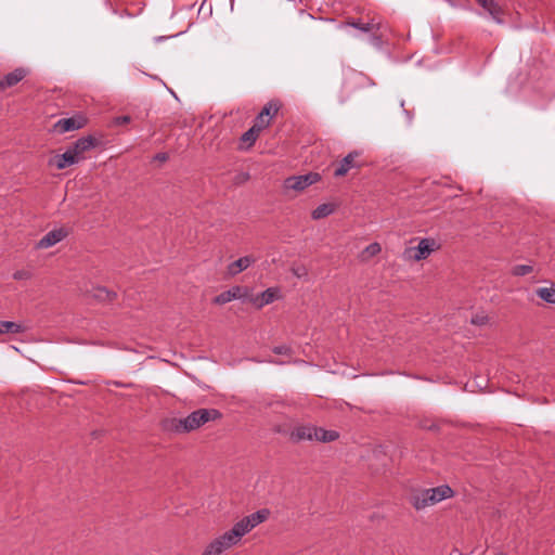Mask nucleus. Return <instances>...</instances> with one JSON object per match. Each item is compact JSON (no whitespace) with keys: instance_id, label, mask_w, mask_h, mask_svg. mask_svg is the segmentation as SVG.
Listing matches in <instances>:
<instances>
[{"instance_id":"nucleus-1","label":"nucleus","mask_w":555,"mask_h":555,"mask_svg":"<svg viewBox=\"0 0 555 555\" xmlns=\"http://www.w3.org/2000/svg\"><path fill=\"white\" fill-rule=\"evenodd\" d=\"M282 104L279 100L269 101L256 116L254 125L242 134L240 141L241 150H248L258 139L260 132L270 126V119H264V116L274 117L280 111Z\"/></svg>"},{"instance_id":"nucleus-2","label":"nucleus","mask_w":555,"mask_h":555,"mask_svg":"<svg viewBox=\"0 0 555 555\" xmlns=\"http://www.w3.org/2000/svg\"><path fill=\"white\" fill-rule=\"evenodd\" d=\"M454 494L455 493L450 486L441 485L435 488L412 491L409 496V502L416 511H421L443 500L451 499Z\"/></svg>"},{"instance_id":"nucleus-3","label":"nucleus","mask_w":555,"mask_h":555,"mask_svg":"<svg viewBox=\"0 0 555 555\" xmlns=\"http://www.w3.org/2000/svg\"><path fill=\"white\" fill-rule=\"evenodd\" d=\"M221 417L222 414L217 409H198L184 418H172L170 421V428L177 433H190L210 421H216Z\"/></svg>"},{"instance_id":"nucleus-4","label":"nucleus","mask_w":555,"mask_h":555,"mask_svg":"<svg viewBox=\"0 0 555 555\" xmlns=\"http://www.w3.org/2000/svg\"><path fill=\"white\" fill-rule=\"evenodd\" d=\"M321 180V176L318 172H309L301 176H292L284 180V189L295 192H302L309 185H312Z\"/></svg>"},{"instance_id":"nucleus-5","label":"nucleus","mask_w":555,"mask_h":555,"mask_svg":"<svg viewBox=\"0 0 555 555\" xmlns=\"http://www.w3.org/2000/svg\"><path fill=\"white\" fill-rule=\"evenodd\" d=\"M437 248L434 238H422L416 248H406L404 257L409 260L420 261L426 259Z\"/></svg>"},{"instance_id":"nucleus-6","label":"nucleus","mask_w":555,"mask_h":555,"mask_svg":"<svg viewBox=\"0 0 555 555\" xmlns=\"http://www.w3.org/2000/svg\"><path fill=\"white\" fill-rule=\"evenodd\" d=\"M361 153L359 151H352L346 155L336 166L333 172L335 178L345 177L351 169L360 168L361 163L358 162Z\"/></svg>"},{"instance_id":"nucleus-7","label":"nucleus","mask_w":555,"mask_h":555,"mask_svg":"<svg viewBox=\"0 0 555 555\" xmlns=\"http://www.w3.org/2000/svg\"><path fill=\"white\" fill-rule=\"evenodd\" d=\"M87 121L88 119L82 114H76L72 117L60 119L54 125V129L60 133H65L83 128Z\"/></svg>"},{"instance_id":"nucleus-8","label":"nucleus","mask_w":555,"mask_h":555,"mask_svg":"<svg viewBox=\"0 0 555 555\" xmlns=\"http://www.w3.org/2000/svg\"><path fill=\"white\" fill-rule=\"evenodd\" d=\"M69 235V230L67 228H59L49 231L37 243V248H49L60 243L64 238Z\"/></svg>"},{"instance_id":"nucleus-9","label":"nucleus","mask_w":555,"mask_h":555,"mask_svg":"<svg viewBox=\"0 0 555 555\" xmlns=\"http://www.w3.org/2000/svg\"><path fill=\"white\" fill-rule=\"evenodd\" d=\"M99 144V140L92 135H87L78 139L75 143H73L69 149L73 151L76 157H78L79 162L85 158L83 154L91 149L95 147Z\"/></svg>"},{"instance_id":"nucleus-10","label":"nucleus","mask_w":555,"mask_h":555,"mask_svg":"<svg viewBox=\"0 0 555 555\" xmlns=\"http://www.w3.org/2000/svg\"><path fill=\"white\" fill-rule=\"evenodd\" d=\"M29 70L25 67H17L13 72L3 76L0 79V91H4L8 88H12L16 86L20 81H22L27 75Z\"/></svg>"},{"instance_id":"nucleus-11","label":"nucleus","mask_w":555,"mask_h":555,"mask_svg":"<svg viewBox=\"0 0 555 555\" xmlns=\"http://www.w3.org/2000/svg\"><path fill=\"white\" fill-rule=\"evenodd\" d=\"M256 261H257V258L253 255H247V256L241 257L237 260L228 264L227 274L229 276H235V275L240 274L241 272L245 271L246 269H248Z\"/></svg>"},{"instance_id":"nucleus-12","label":"nucleus","mask_w":555,"mask_h":555,"mask_svg":"<svg viewBox=\"0 0 555 555\" xmlns=\"http://www.w3.org/2000/svg\"><path fill=\"white\" fill-rule=\"evenodd\" d=\"M245 295H246V288H244L242 286H233L232 288L217 295L212 299V302L216 305H224L234 299H241Z\"/></svg>"},{"instance_id":"nucleus-13","label":"nucleus","mask_w":555,"mask_h":555,"mask_svg":"<svg viewBox=\"0 0 555 555\" xmlns=\"http://www.w3.org/2000/svg\"><path fill=\"white\" fill-rule=\"evenodd\" d=\"M315 436V426L306 424L299 425L293 429L291 433V439L294 442H299L302 440L313 441Z\"/></svg>"},{"instance_id":"nucleus-14","label":"nucleus","mask_w":555,"mask_h":555,"mask_svg":"<svg viewBox=\"0 0 555 555\" xmlns=\"http://www.w3.org/2000/svg\"><path fill=\"white\" fill-rule=\"evenodd\" d=\"M77 163H79V159L75 156L69 147L65 153L54 156V158L51 160V164L60 170Z\"/></svg>"},{"instance_id":"nucleus-15","label":"nucleus","mask_w":555,"mask_h":555,"mask_svg":"<svg viewBox=\"0 0 555 555\" xmlns=\"http://www.w3.org/2000/svg\"><path fill=\"white\" fill-rule=\"evenodd\" d=\"M279 291L276 288H267L260 295L251 299V302L257 308H262L266 305L273 302L278 298Z\"/></svg>"},{"instance_id":"nucleus-16","label":"nucleus","mask_w":555,"mask_h":555,"mask_svg":"<svg viewBox=\"0 0 555 555\" xmlns=\"http://www.w3.org/2000/svg\"><path fill=\"white\" fill-rule=\"evenodd\" d=\"M498 23H501L503 11L494 0H476Z\"/></svg>"},{"instance_id":"nucleus-17","label":"nucleus","mask_w":555,"mask_h":555,"mask_svg":"<svg viewBox=\"0 0 555 555\" xmlns=\"http://www.w3.org/2000/svg\"><path fill=\"white\" fill-rule=\"evenodd\" d=\"M339 433L337 430L324 429L322 427L315 426V436L314 440L320 442H333L339 438Z\"/></svg>"},{"instance_id":"nucleus-18","label":"nucleus","mask_w":555,"mask_h":555,"mask_svg":"<svg viewBox=\"0 0 555 555\" xmlns=\"http://www.w3.org/2000/svg\"><path fill=\"white\" fill-rule=\"evenodd\" d=\"M93 297L101 302H114L117 298V293L104 286H98L93 289Z\"/></svg>"},{"instance_id":"nucleus-19","label":"nucleus","mask_w":555,"mask_h":555,"mask_svg":"<svg viewBox=\"0 0 555 555\" xmlns=\"http://www.w3.org/2000/svg\"><path fill=\"white\" fill-rule=\"evenodd\" d=\"M366 77L362 73H357L354 70H350L346 74L344 78V86L349 87L350 91H354L358 87V85H361V82Z\"/></svg>"},{"instance_id":"nucleus-20","label":"nucleus","mask_w":555,"mask_h":555,"mask_svg":"<svg viewBox=\"0 0 555 555\" xmlns=\"http://www.w3.org/2000/svg\"><path fill=\"white\" fill-rule=\"evenodd\" d=\"M240 537L236 534V531L232 529L224 532L222 535L216 539L217 542L221 544V547L225 551L229 547L235 545L240 541Z\"/></svg>"},{"instance_id":"nucleus-21","label":"nucleus","mask_w":555,"mask_h":555,"mask_svg":"<svg viewBox=\"0 0 555 555\" xmlns=\"http://www.w3.org/2000/svg\"><path fill=\"white\" fill-rule=\"evenodd\" d=\"M335 206L333 204H321L315 209L312 210L311 217L314 220L323 219L333 214Z\"/></svg>"},{"instance_id":"nucleus-22","label":"nucleus","mask_w":555,"mask_h":555,"mask_svg":"<svg viewBox=\"0 0 555 555\" xmlns=\"http://www.w3.org/2000/svg\"><path fill=\"white\" fill-rule=\"evenodd\" d=\"M382 251V246L379 243L374 242L366 246L360 254V260L365 262L369 261L372 257L378 255Z\"/></svg>"},{"instance_id":"nucleus-23","label":"nucleus","mask_w":555,"mask_h":555,"mask_svg":"<svg viewBox=\"0 0 555 555\" xmlns=\"http://www.w3.org/2000/svg\"><path fill=\"white\" fill-rule=\"evenodd\" d=\"M25 327L22 324L12 321H0V334H17L23 333Z\"/></svg>"},{"instance_id":"nucleus-24","label":"nucleus","mask_w":555,"mask_h":555,"mask_svg":"<svg viewBox=\"0 0 555 555\" xmlns=\"http://www.w3.org/2000/svg\"><path fill=\"white\" fill-rule=\"evenodd\" d=\"M269 514H270V512L268 509L263 508V509L257 511L256 513H253V514L246 516V518H247L251 529H254L257 525L264 521L268 518Z\"/></svg>"},{"instance_id":"nucleus-25","label":"nucleus","mask_w":555,"mask_h":555,"mask_svg":"<svg viewBox=\"0 0 555 555\" xmlns=\"http://www.w3.org/2000/svg\"><path fill=\"white\" fill-rule=\"evenodd\" d=\"M233 531H236V534L240 537V539L248 533L251 530V527L247 520L246 517L242 518L240 521H237L233 527Z\"/></svg>"},{"instance_id":"nucleus-26","label":"nucleus","mask_w":555,"mask_h":555,"mask_svg":"<svg viewBox=\"0 0 555 555\" xmlns=\"http://www.w3.org/2000/svg\"><path fill=\"white\" fill-rule=\"evenodd\" d=\"M537 295L548 304H555V291L548 287H541L537 289Z\"/></svg>"},{"instance_id":"nucleus-27","label":"nucleus","mask_w":555,"mask_h":555,"mask_svg":"<svg viewBox=\"0 0 555 555\" xmlns=\"http://www.w3.org/2000/svg\"><path fill=\"white\" fill-rule=\"evenodd\" d=\"M224 550L221 544L214 540L203 552L202 555H220Z\"/></svg>"},{"instance_id":"nucleus-28","label":"nucleus","mask_w":555,"mask_h":555,"mask_svg":"<svg viewBox=\"0 0 555 555\" xmlns=\"http://www.w3.org/2000/svg\"><path fill=\"white\" fill-rule=\"evenodd\" d=\"M533 271V268L528 264H518L515 266L512 270L513 275L515 276H524L530 274Z\"/></svg>"},{"instance_id":"nucleus-29","label":"nucleus","mask_w":555,"mask_h":555,"mask_svg":"<svg viewBox=\"0 0 555 555\" xmlns=\"http://www.w3.org/2000/svg\"><path fill=\"white\" fill-rule=\"evenodd\" d=\"M347 25L352 26V27H354L361 31H364V33L372 31L374 28L373 24H370V23L363 24L360 21H350V22H347Z\"/></svg>"},{"instance_id":"nucleus-30","label":"nucleus","mask_w":555,"mask_h":555,"mask_svg":"<svg viewBox=\"0 0 555 555\" xmlns=\"http://www.w3.org/2000/svg\"><path fill=\"white\" fill-rule=\"evenodd\" d=\"M33 274L28 270H17L13 274L14 280H29L31 279Z\"/></svg>"},{"instance_id":"nucleus-31","label":"nucleus","mask_w":555,"mask_h":555,"mask_svg":"<svg viewBox=\"0 0 555 555\" xmlns=\"http://www.w3.org/2000/svg\"><path fill=\"white\" fill-rule=\"evenodd\" d=\"M130 121H131V117L129 115L117 116L113 119V124L115 126L126 125V124H129Z\"/></svg>"},{"instance_id":"nucleus-32","label":"nucleus","mask_w":555,"mask_h":555,"mask_svg":"<svg viewBox=\"0 0 555 555\" xmlns=\"http://www.w3.org/2000/svg\"><path fill=\"white\" fill-rule=\"evenodd\" d=\"M421 426H422V428H424L426 430H430V431L439 430V425L435 422L428 423L427 421H425L421 424Z\"/></svg>"},{"instance_id":"nucleus-33","label":"nucleus","mask_w":555,"mask_h":555,"mask_svg":"<svg viewBox=\"0 0 555 555\" xmlns=\"http://www.w3.org/2000/svg\"><path fill=\"white\" fill-rule=\"evenodd\" d=\"M273 352L276 354H291V348L283 345L273 348Z\"/></svg>"},{"instance_id":"nucleus-34","label":"nucleus","mask_w":555,"mask_h":555,"mask_svg":"<svg viewBox=\"0 0 555 555\" xmlns=\"http://www.w3.org/2000/svg\"><path fill=\"white\" fill-rule=\"evenodd\" d=\"M488 322V318L485 315H476L472 319V323L476 325H483Z\"/></svg>"},{"instance_id":"nucleus-35","label":"nucleus","mask_w":555,"mask_h":555,"mask_svg":"<svg viewBox=\"0 0 555 555\" xmlns=\"http://www.w3.org/2000/svg\"><path fill=\"white\" fill-rule=\"evenodd\" d=\"M169 158L168 154L167 153H157L154 157L155 160H158L160 163H164V162H167Z\"/></svg>"},{"instance_id":"nucleus-36","label":"nucleus","mask_w":555,"mask_h":555,"mask_svg":"<svg viewBox=\"0 0 555 555\" xmlns=\"http://www.w3.org/2000/svg\"><path fill=\"white\" fill-rule=\"evenodd\" d=\"M293 273L298 276V278H301L304 274H306V270L302 268V269H293Z\"/></svg>"},{"instance_id":"nucleus-37","label":"nucleus","mask_w":555,"mask_h":555,"mask_svg":"<svg viewBox=\"0 0 555 555\" xmlns=\"http://www.w3.org/2000/svg\"><path fill=\"white\" fill-rule=\"evenodd\" d=\"M249 179V175L248 173H244L243 177H242V180L243 181H246Z\"/></svg>"},{"instance_id":"nucleus-38","label":"nucleus","mask_w":555,"mask_h":555,"mask_svg":"<svg viewBox=\"0 0 555 555\" xmlns=\"http://www.w3.org/2000/svg\"><path fill=\"white\" fill-rule=\"evenodd\" d=\"M273 117H270V116H264V119H272Z\"/></svg>"}]
</instances>
